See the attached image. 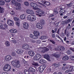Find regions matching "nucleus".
<instances>
[{
  "instance_id": "46",
  "label": "nucleus",
  "mask_w": 74,
  "mask_h": 74,
  "mask_svg": "<svg viewBox=\"0 0 74 74\" xmlns=\"http://www.w3.org/2000/svg\"><path fill=\"white\" fill-rule=\"evenodd\" d=\"M20 23V22H16V25L17 26H18V27H19V24Z\"/></svg>"
},
{
  "instance_id": "37",
  "label": "nucleus",
  "mask_w": 74,
  "mask_h": 74,
  "mask_svg": "<svg viewBox=\"0 0 74 74\" xmlns=\"http://www.w3.org/2000/svg\"><path fill=\"white\" fill-rule=\"evenodd\" d=\"M5 4L4 1H0V5H3Z\"/></svg>"
},
{
  "instance_id": "9",
  "label": "nucleus",
  "mask_w": 74,
  "mask_h": 74,
  "mask_svg": "<svg viewBox=\"0 0 74 74\" xmlns=\"http://www.w3.org/2000/svg\"><path fill=\"white\" fill-rule=\"evenodd\" d=\"M45 68H46V65L45 64L42 65L40 66L39 68L40 72V73H42Z\"/></svg>"
},
{
  "instance_id": "58",
  "label": "nucleus",
  "mask_w": 74,
  "mask_h": 74,
  "mask_svg": "<svg viewBox=\"0 0 74 74\" xmlns=\"http://www.w3.org/2000/svg\"><path fill=\"white\" fill-rule=\"evenodd\" d=\"M56 37H58V38H59L60 39V40H62V39L61 38H60V37H59V36H58V35H56Z\"/></svg>"
},
{
  "instance_id": "21",
  "label": "nucleus",
  "mask_w": 74,
  "mask_h": 74,
  "mask_svg": "<svg viewBox=\"0 0 74 74\" xmlns=\"http://www.w3.org/2000/svg\"><path fill=\"white\" fill-rule=\"evenodd\" d=\"M35 36H40V32L37 31H35L33 32Z\"/></svg>"
},
{
  "instance_id": "30",
  "label": "nucleus",
  "mask_w": 74,
  "mask_h": 74,
  "mask_svg": "<svg viewBox=\"0 0 74 74\" xmlns=\"http://www.w3.org/2000/svg\"><path fill=\"white\" fill-rule=\"evenodd\" d=\"M30 37L31 38H33L34 39H37L38 38V37L37 36H36L35 35H32V34H30Z\"/></svg>"
},
{
  "instance_id": "32",
  "label": "nucleus",
  "mask_w": 74,
  "mask_h": 74,
  "mask_svg": "<svg viewBox=\"0 0 74 74\" xmlns=\"http://www.w3.org/2000/svg\"><path fill=\"white\" fill-rule=\"evenodd\" d=\"M20 19H25V17H26V15L25 14H22L20 16Z\"/></svg>"
},
{
  "instance_id": "15",
  "label": "nucleus",
  "mask_w": 74,
  "mask_h": 74,
  "mask_svg": "<svg viewBox=\"0 0 74 74\" xmlns=\"http://www.w3.org/2000/svg\"><path fill=\"white\" fill-rule=\"evenodd\" d=\"M36 27L37 28L39 29H42V26L40 23H38L36 24Z\"/></svg>"
},
{
  "instance_id": "6",
  "label": "nucleus",
  "mask_w": 74,
  "mask_h": 74,
  "mask_svg": "<svg viewBox=\"0 0 74 74\" xmlns=\"http://www.w3.org/2000/svg\"><path fill=\"white\" fill-rule=\"evenodd\" d=\"M36 14L38 16L40 17L44 14V12L43 11L39 10L36 11Z\"/></svg>"
},
{
  "instance_id": "33",
  "label": "nucleus",
  "mask_w": 74,
  "mask_h": 74,
  "mask_svg": "<svg viewBox=\"0 0 74 74\" xmlns=\"http://www.w3.org/2000/svg\"><path fill=\"white\" fill-rule=\"evenodd\" d=\"M47 38V36H41L40 38V40H45Z\"/></svg>"
},
{
  "instance_id": "12",
  "label": "nucleus",
  "mask_w": 74,
  "mask_h": 74,
  "mask_svg": "<svg viewBox=\"0 0 74 74\" xmlns=\"http://www.w3.org/2000/svg\"><path fill=\"white\" fill-rule=\"evenodd\" d=\"M4 59L5 61H10V60H11L12 59V57L10 55H8L5 56L4 58Z\"/></svg>"
},
{
  "instance_id": "59",
  "label": "nucleus",
  "mask_w": 74,
  "mask_h": 74,
  "mask_svg": "<svg viewBox=\"0 0 74 74\" xmlns=\"http://www.w3.org/2000/svg\"><path fill=\"white\" fill-rule=\"evenodd\" d=\"M25 74H30V73H29V72L28 71H27V72L25 73Z\"/></svg>"
},
{
  "instance_id": "7",
  "label": "nucleus",
  "mask_w": 74,
  "mask_h": 74,
  "mask_svg": "<svg viewBox=\"0 0 74 74\" xmlns=\"http://www.w3.org/2000/svg\"><path fill=\"white\" fill-rule=\"evenodd\" d=\"M8 27V25L6 23L4 24L2 23H0V29L1 30H5L6 28Z\"/></svg>"
},
{
  "instance_id": "1",
  "label": "nucleus",
  "mask_w": 74,
  "mask_h": 74,
  "mask_svg": "<svg viewBox=\"0 0 74 74\" xmlns=\"http://www.w3.org/2000/svg\"><path fill=\"white\" fill-rule=\"evenodd\" d=\"M11 64L12 65L14 66V67L17 68H19V67H20L21 66L19 61L18 60L12 61L11 62Z\"/></svg>"
},
{
  "instance_id": "16",
  "label": "nucleus",
  "mask_w": 74,
  "mask_h": 74,
  "mask_svg": "<svg viewBox=\"0 0 74 74\" xmlns=\"http://www.w3.org/2000/svg\"><path fill=\"white\" fill-rule=\"evenodd\" d=\"M31 64L33 66H34L35 67H36L39 66V64H38V63L34 61H32L31 62Z\"/></svg>"
},
{
  "instance_id": "23",
  "label": "nucleus",
  "mask_w": 74,
  "mask_h": 74,
  "mask_svg": "<svg viewBox=\"0 0 74 74\" xmlns=\"http://www.w3.org/2000/svg\"><path fill=\"white\" fill-rule=\"evenodd\" d=\"M10 32L12 33H16L18 32V31L15 29H12L10 30Z\"/></svg>"
},
{
  "instance_id": "49",
  "label": "nucleus",
  "mask_w": 74,
  "mask_h": 74,
  "mask_svg": "<svg viewBox=\"0 0 74 74\" xmlns=\"http://www.w3.org/2000/svg\"><path fill=\"white\" fill-rule=\"evenodd\" d=\"M67 69V68L66 67H63L62 68V69L63 70H66V69Z\"/></svg>"
},
{
  "instance_id": "25",
  "label": "nucleus",
  "mask_w": 74,
  "mask_h": 74,
  "mask_svg": "<svg viewBox=\"0 0 74 74\" xmlns=\"http://www.w3.org/2000/svg\"><path fill=\"white\" fill-rule=\"evenodd\" d=\"M72 52L73 49L71 48H70L68 50L67 52V53L68 55L71 54Z\"/></svg>"
},
{
  "instance_id": "36",
  "label": "nucleus",
  "mask_w": 74,
  "mask_h": 74,
  "mask_svg": "<svg viewBox=\"0 0 74 74\" xmlns=\"http://www.w3.org/2000/svg\"><path fill=\"white\" fill-rule=\"evenodd\" d=\"M41 1H40V2H38V4H39L40 5H41V6H40V5H39V7H42V6H43L44 7H46V6H45V5H44L42 4V3H41Z\"/></svg>"
},
{
  "instance_id": "11",
  "label": "nucleus",
  "mask_w": 74,
  "mask_h": 74,
  "mask_svg": "<svg viewBox=\"0 0 74 74\" xmlns=\"http://www.w3.org/2000/svg\"><path fill=\"white\" fill-rule=\"evenodd\" d=\"M41 1L42 3L46 5H49L51 4V3L48 1H45V0H39L38 2H40Z\"/></svg>"
},
{
  "instance_id": "56",
  "label": "nucleus",
  "mask_w": 74,
  "mask_h": 74,
  "mask_svg": "<svg viewBox=\"0 0 74 74\" xmlns=\"http://www.w3.org/2000/svg\"><path fill=\"white\" fill-rule=\"evenodd\" d=\"M54 16V15L53 14H51L50 15V16H49V18H50V17H52V16Z\"/></svg>"
},
{
  "instance_id": "35",
  "label": "nucleus",
  "mask_w": 74,
  "mask_h": 74,
  "mask_svg": "<svg viewBox=\"0 0 74 74\" xmlns=\"http://www.w3.org/2000/svg\"><path fill=\"white\" fill-rule=\"evenodd\" d=\"M4 12V9L3 8L0 7V13H3Z\"/></svg>"
},
{
  "instance_id": "28",
  "label": "nucleus",
  "mask_w": 74,
  "mask_h": 74,
  "mask_svg": "<svg viewBox=\"0 0 74 74\" xmlns=\"http://www.w3.org/2000/svg\"><path fill=\"white\" fill-rule=\"evenodd\" d=\"M53 56L56 57V58H59L60 56H59V54L58 53H54L53 54Z\"/></svg>"
},
{
  "instance_id": "44",
  "label": "nucleus",
  "mask_w": 74,
  "mask_h": 74,
  "mask_svg": "<svg viewBox=\"0 0 74 74\" xmlns=\"http://www.w3.org/2000/svg\"><path fill=\"white\" fill-rule=\"evenodd\" d=\"M14 20L15 21H19V19L18 18L16 17H14Z\"/></svg>"
},
{
  "instance_id": "14",
  "label": "nucleus",
  "mask_w": 74,
  "mask_h": 74,
  "mask_svg": "<svg viewBox=\"0 0 74 74\" xmlns=\"http://www.w3.org/2000/svg\"><path fill=\"white\" fill-rule=\"evenodd\" d=\"M7 23V24L9 26H13V25H14V22L11 20H8Z\"/></svg>"
},
{
  "instance_id": "54",
  "label": "nucleus",
  "mask_w": 74,
  "mask_h": 74,
  "mask_svg": "<svg viewBox=\"0 0 74 74\" xmlns=\"http://www.w3.org/2000/svg\"><path fill=\"white\" fill-rule=\"evenodd\" d=\"M52 49V47H49V49H48V48H47L46 49V51H48L49 50V49H50L51 50V49Z\"/></svg>"
},
{
  "instance_id": "64",
  "label": "nucleus",
  "mask_w": 74,
  "mask_h": 74,
  "mask_svg": "<svg viewBox=\"0 0 74 74\" xmlns=\"http://www.w3.org/2000/svg\"><path fill=\"white\" fill-rule=\"evenodd\" d=\"M58 30V28H56L55 29V32H57V30Z\"/></svg>"
},
{
  "instance_id": "47",
  "label": "nucleus",
  "mask_w": 74,
  "mask_h": 74,
  "mask_svg": "<svg viewBox=\"0 0 74 74\" xmlns=\"http://www.w3.org/2000/svg\"><path fill=\"white\" fill-rule=\"evenodd\" d=\"M47 72L48 73H49L50 72H51V69L50 68H49L47 70Z\"/></svg>"
},
{
  "instance_id": "61",
  "label": "nucleus",
  "mask_w": 74,
  "mask_h": 74,
  "mask_svg": "<svg viewBox=\"0 0 74 74\" xmlns=\"http://www.w3.org/2000/svg\"><path fill=\"white\" fill-rule=\"evenodd\" d=\"M27 69H25L24 71V73L25 74L26 72H27Z\"/></svg>"
},
{
  "instance_id": "55",
  "label": "nucleus",
  "mask_w": 74,
  "mask_h": 74,
  "mask_svg": "<svg viewBox=\"0 0 74 74\" xmlns=\"http://www.w3.org/2000/svg\"><path fill=\"white\" fill-rule=\"evenodd\" d=\"M61 23L63 25H64V24H66V22L65 21H63Z\"/></svg>"
},
{
  "instance_id": "52",
  "label": "nucleus",
  "mask_w": 74,
  "mask_h": 74,
  "mask_svg": "<svg viewBox=\"0 0 74 74\" xmlns=\"http://www.w3.org/2000/svg\"><path fill=\"white\" fill-rule=\"evenodd\" d=\"M70 69H71V71H72L73 69H74V68L71 66H70Z\"/></svg>"
},
{
  "instance_id": "50",
  "label": "nucleus",
  "mask_w": 74,
  "mask_h": 74,
  "mask_svg": "<svg viewBox=\"0 0 74 74\" xmlns=\"http://www.w3.org/2000/svg\"><path fill=\"white\" fill-rule=\"evenodd\" d=\"M71 59L72 60H73V61H74V56H73L71 57Z\"/></svg>"
},
{
  "instance_id": "8",
  "label": "nucleus",
  "mask_w": 74,
  "mask_h": 74,
  "mask_svg": "<svg viewBox=\"0 0 74 74\" xmlns=\"http://www.w3.org/2000/svg\"><path fill=\"white\" fill-rule=\"evenodd\" d=\"M55 49L56 51H60L62 52V51H63L65 49V48L62 46H58L55 48Z\"/></svg>"
},
{
  "instance_id": "43",
  "label": "nucleus",
  "mask_w": 74,
  "mask_h": 74,
  "mask_svg": "<svg viewBox=\"0 0 74 74\" xmlns=\"http://www.w3.org/2000/svg\"><path fill=\"white\" fill-rule=\"evenodd\" d=\"M5 45L9 47L10 45V42L8 41H6L5 42Z\"/></svg>"
},
{
  "instance_id": "48",
  "label": "nucleus",
  "mask_w": 74,
  "mask_h": 74,
  "mask_svg": "<svg viewBox=\"0 0 74 74\" xmlns=\"http://www.w3.org/2000/svg\"><path fill=\"white\" fill-rule=\"evenodd\" d=\"M67 5L68 7H70L72 6V3H70L69 4H67Z\"/></svg>"
},
{
  "instance_id": "2",
  "label": "nucleus",
  "mask_w": 74,
  "mask_h": 74,
  "mask_svg": "<svg viewBox=\"0 0 74 74\" xmlns=\"http://www.w3.org/2000/svg\"><path fill=\"white\" fill-rule=\"evenodd\" d=\"M27 19L31 22L36 21V17L34 15H30L27 17Z\"/></svg>"
},
{
  "instance_id": "39",
  "label": "nucleus",
  "mask_w": 74,
  "mask_h": 74,
  "mask_svg": "<svg viewBox=\"0 0 74 74\" xmlns=\"http://www.w3.org/2000/svg\"><path fill=\"white\" fill-rule=\"evenodd\" d=\"M24 4V5L26 6H29V3L27 1L25 2Z\"/></svg>"
},
{
  "instance_id": "3",
  "label": "nucleus",
  "mask_w": 74,
  "mask_h": 74,
  "mask_svg": "<svg viewBox=\"0 0 74 74\" xmlns=\"http://www.w3.org/2000/svg\"><path fill=\"white\" fill-rule=\"evenodd\" d=\"M21 47L22 48L28 50H31V49L32 47V46H30L27 44H23L21 45Z\"/></svg>"
},
{
  "instance_id": "60",
  "label": "nucleus",
  "mask_w": 74,
  "mask_h": 74,
  "mask_svg": "<svg viewBox=\"0 0 74 74\" xmlns=\"http://www.w3.org/2000/svg\"><path fill=\"white\" fill-rule=\"evenodd\" d=\"M70 69H69L67 71H65V73H69V72H70Z\"/></svg>"
},
{
  "instance_id": "62",
  "label": "nucleus",
  "mask_w": 74,
  "mask_h": 74,
  "mask_svg": "<svg viewBox=\"0 0 74 74\" xmlns=\"http://www.w3.org/2000/svg\"><path fill=\"white\" fill-rule=\"evenodd\" d=\"M6 2H10L11 0H5Z\"/></svg>"
},
{
  "instance_id": "31",
  "label": "nucleus",
  "mask_w": 74,
  "mask_h": 74,
  "mask_svg": "<svg viewBox=\"0 0 74 74\" xmlns=\"http://www.w3.org/2000/svg\"><path fill=\"white\" fill-rule=\"evenodd\" d=\"M69 57L67 56H64L62 58V59L63 60H69Z\"/></svg>"
},
{
  "instance_id": "10",
  "label": "nucleus",
  "mask_w": 74,
  "mask_h": 74,
  "mask_svg": "<svg viewBox=\"0 0 74 74\" xmlns=\"http://www.w3.org/2000/svg\"><path fill=\"white\" fill-rule=\"evenodd\" d=\"M41 58V55L39 54H37L34 56V59L35 60H38Z\"/></svg>"
},
{
  "instance_id": "57",
  "label": "nucleus",
  "mask_w": 74,
  "mask_h": 74,
  "mask_svg": "<svg viewBox=\"0 0 74 74\" xmlns=\"http://www.w3.org/2000/svg\"><path fill=\"white\" fill-rule=\"evenodd\" d=\"M11 12L12 13V15H14V14H15V12H14L12 10L11 11Z\"/></svg>"
},
{
  "instance_id": "27",
  "label": "nucleus",
  "mask_w": 74,
  "mask_h": 74,
  "mask_svg": "<svg viewBox=\"0 0 74 74\" xmlns=\"http://www.w3.org/2000/svg\"><path fill=\"white\" fill-rule=\"evenodd\" d=\"M60 64L59 63H58L57 64L54 63L53 64V65H52V66H53V67H55L54 69H56V68L58 67H59V66H60Z\"/></svg>"
},
{
  "instance_id": "18",
  "label": "nucleus",
  "mask_w": 74,
  "mask_h": 74,
  "mask_svg": "<svg viewBox=\"0 0 74 74\" xmlns=\"http://www.w3.org/2000/svg\"><path fill=\"white\" fill-rule=\"evenodd\" d=\"M16 5L17 8H16V10H21V4L19 3H16V5Z\"/></svg>"
},
{
  "instance_id": "51",
  "label": "nucleus",
  "mask_w": 74,
  "mask_h": 74,
  "mask_svg": "<svg viewBox=\"0 0 74 74\" xmlns=\"http://www.w3.org/2000/svg\"><path fill=\"white\" fill-rule=\"evenodd\" d=\"M36 42H37V43H38V44H40L41 43V41L40 40H38L36 41Z\"/></svg>"
},
{
  "instance_id": "53",
  "label": "nucleus",
  "mask_w": 74,
  "mask_h": 74,
  "mask_svg": "<svg viewBox=\"0 0 74 74\" xmlns=\"http://www.w3.org/2000/svg\"><path fill=\"white\" fill-rule=\"evenodd\" d=\"M50 42H52L53 44H55V42H54V41L52 40H50Z\"/></svg>"
},
{
  "instance_id": "26",
  "label": "nucleus",
  "mask_w": 74,
  "mask_h": 74,
  "mask_svg": "<svg viewBox=\"0 0 74 74\" xmlns=\"http://www.w3.org/2000/svg\"><path fill=\"white\" fill-rule=\"evenodd\" d=\"M44 58L47 59L48 60H50V57L49 56L48 54H45L44 56Z\"/></svg>"
},
{
  "instance_id": "22",
  "label": "nucleus",
  "mask_w": 74,
  "mask_h": 74,
  "mask_svg": "<svg viewBox=\"0 0 74 74\" xmlns=\"http://www.w3.org/2000/svg\"><path fill=\"white\" fill-rule=\"evenodd\" d=\"M64 8H60V9L61 10L59 11V12L60 13H62H62L63 14V13H64V12H66V10H64L65 7L64 6Z\"/></svg>"
},
{
  "instance_id": "4",
  "label": "nucleus",
  "mask_w": 74,
  "mask_h": 74,
  "mask_svg": "<svg viewBox=\"0 0 74 74\" xmlns=\"http://www.w3.org/2000/svg\"><path fill=\"white\" fill-rule=\"evenodd\" d=\"M30 5L32 7H33V9L35 10H37L39 9L38 8V6L36 3L32 2L30 3Z\"/></svg>"
},
{
  "instance_id": "63",
  "label": "nucleus",
  "mask_w": 74,
  "mask_h": 74,
  "mask_svg": "<svg viewBox=\"0 0 74 74\" xmlns=\"http://www.w3.org/2000/svg\"><path fill=\"white\" fill-rule=\"evenodd\" d=\"M68 17L67 16H65L63 17L64 19H66Z\"/></svg>"
},
{
  "instance_id": "29",
  "label": "nucleus",
  "mask_w": 74,
  "mask_h": 74,
  "mask_svg": "<svg viewBox=\"0 0 74 74\" xmlns=\"http://www.w3.org/2000/svg\"><path fill=\"white\" fill-rule=\"evenodd\" d=\"M39 63L41 64H43V63H47V61L44 59H41L39 61Z\"/></svg>"
},
{
  "instance_id": "20",
  "label": "nucleus",
  "mask_w": 74,
  "mask_h": 74,
  "mask_svg": "<svg viewBox=\"0 0 74 74\" xmlns=\"http://www.w3.org/2000/svg\"><path fill=\"white\" fill-rule=\"evenodd\" d=\"M28 54L30 56H34V55H35L34 52L32 51H29L28 52Z\"/></svg>"
},
{
  "instance_id": "34",
  "label": "nucleus",
  "mask_w": 74,
  "mask_h": 74,
  "mask_svg": "<svg viewBox=\"0 0 74 74\" xmlns=\"http://www.w3.org/2000/svg\"><path fill=\"white\" fill-rule=\"evenodd\" d=\"M11 38L12 39L10 40V41H11L12 42L14 43V44H16V41L15 40V39H14L13 38Z\"/></svg>"
},
{
  "instance_id": "17",
  "label": "nucleus",
  "mask_w": 74,
  "mask_h": 74,
  "mask_svg": "<svg viewBox=\"0 0 74 74\" xmlns=\"http://www.w3.org/2000/svg\"><path fill=\"white\" fill-rule=\"evenodd\" d=\"M29 24L27 23H25L23 24V27L25 29H27L29 28Z\"/></svg>"
},
{
  "instance_id": "24",
  "label": "nucleus",
  "mask_w": 74,
  "mask_h": 74,
  "mask_svg": "<svg viewBox=\"0 0 74 74\" xmlns=\"http://www.w3.org/2000/svg\"><path fill=\"white\" fill-rule=\"evenodd\" d=\"M28 70L29 72L31 73H34L35 71V69L33 67H29V69Z\"/></svg>"
},
{
  "instance_id": "40",
  "label": "nucleus",
  "mask_w": 74,
  "mask_h": 74,
  "mask_svg": "<svg viewBox=\"0 0 74 74\" xmlns=\"http://www.w3.org/2000/svg\"><path fill=\"white\" fill-rule=\"evenodd\" d=\"M65 21V24H67V23H69L70 22H71V20L70 19H68L67 21Z\"/></svg>"
},
{
  "instance_id": "38",
  "label": "nucleus",
  "mask_w": 74,
  "mask_h": 74,
  "mask_svg": "<svg viewBox=\"0 0 74 74\" xmlns=\"http://www.w3.org/2000/svg\"><path fill=\"white\" fill-rule=\"evenodd\" d=\"M11 3L12 4H15V5H16V4L17 2H16V1L13 0L12 1Z\"/></svg>"
},
{
  "instance_id": "45",
  "label": "nucleus",
  "mask_w": 74,
  "mask_h": 74,
  "mask_svg": "<svg viewBox=\"0 0 74 74\" xmlns=\"http://www.w3.org/2000/svg\"><path fill=\"white\" fill-rule=\"evenodd\" d=\"M23 62L24 66H26L27 65V61L24 60Z\"/></svg>"
},
{
  "instance_id": "13",
  "label": "nucleus",
  "mask_w": 74,
  "mask_h": 74,
  "mask_svg": "<svg viewBox=\"0 0 74 74\" xmlns=\"http://www.w3.org/2000/svg\"><path fill=\"white\" fill-rule=\"evenodd\" d=\"M27 14H34V12L33 10L28 9L26 11Z\"/></svg>"
},
{
  "instance_id": "41",
  "label": "nucleus",
  "mask_w": 74,
  "mask_h": 74,
  "mask_svg": "<svg viewBox=\"0 0 74 74\" xmlns=\"http://www.w3.org/2000/svg\"><path fill=\"white\" fill-rule=\"evenodd\" d=\"M54 14L55 15H56V14H58V12L56 11V9H55L53 10Z\"/></svg>"
},
{
  "instance_id": "19",
  "label": "nucleus",
  "mask_w": 74,
  "mask_h": 74,
  "mask_svg": "<svg viewBox=\"0 0 74 74\" xmlns=\"http://www.w3.org/2000/svg\"><path fill=\"white\" fill-rule=\"evenodd\" d=\"M23 52V50L22 49H17L16 51V53L17 54H21Z\"/></svg>"
},
{
  "instance_id": "42",
  "label": "nucleus",
  "mask_w": 74,
  "mask_h": 74,
  "mask_svg": "<svg viewBox=\"0 0 74 74\" xmlns=\"http://www.w3.org/2000/svg\"><path fill=\"white\" fill-rule=\"evenodd\" d=\"M12 56H16V54L15 53V52H12V53L11 54Z\"/></svg>"
},
{
  "instance_id": "5",
  "label": "nucleus",
  "mask_w": 74,
  "mask_h": 74,
  "mask_svg": "<svg viewBox=\"0 0 74 74\" xmlns=\"http://www.w3.org/2000/svg\"><path fill=\"white\" fill-rule=\"evenodd\" d=\"M10 69L11 66L9 64H6L3 68V70L5 71H10Z\"/></svg>"
}]
</instances>
